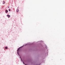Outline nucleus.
Here are the masks:
<instances>
[{"label":"nucleus","instance_id":"obj_1","mask_svg":"<svg viewBox=\"0 0 65 65\" xmlns=\"http://www.w3.org/2000/svg\"><path fill=\"white\" fill-rule=\"evenodd\" d=\"M7 17H8V18H10V15H7Z\"/></svg>","mask_w":65,"mask_h":65},{"label":"nucleus","instance_id":"obj_2","mask_svg":"<svg viewBox=\"0 0 65 65\" xmlns=\"http://www.w3.org/2000/svg\"><path fill=\"white\" fill-rule=\"evenodd\" d=\"M5 11H6V13H7V12H8V10H5Z\"/></svg>","mask_w":65,"mask_h":65},{"label":"nucleus","instance_id":"obj_3","mask_svg":"<svg viewBox=\"0 0 65 65\" xmlns=\"http://www.w3.org/2000/svg\"><path fill=\"white\" fill-rule=\"evenodd\" d=\"M5 1H3V4H5Z\"/></svg>","mask_w":65,"mask_h":65},{"label":"nucleus","instance_id":"obj_4","mask_svg":"<svg viewBox=\"0 0 65 65\" xmlns=\"http://www.w3.org/2000/svg\"><path fill=\"white\" fill-rule=\"evenodd\" d=\"M17 12H19V9H17Z\"/></svg>","mask_w":65,"mask_h":65},{"label":"nucleus","instance_id":"obj_5","mask_svg":"<svg viewBox=\"0 0 65 65\" xmlns=\"http://www.w3.org/2000/svg\"><path fill=\"white\" fill-rule=\"evenodd\" d=\"M8 48V47H5V48L6 49H7V48Z\"/></svg>","mask_w":65,"mask_h":65},{"label":"nucleus","instance_id":"obj_6","mask_svg":"<svg viewBox=\"0 0 65 65\" xmlns=\"http://www.w3.org/2000/svg\"><path fill=\"white\" fill-rule=\"evenodd\" d=\"M9 11H10V9H9Z\"/></svg>","mask_w":65,"mask_h":65},{"label":"nucleus","instance_id":"obj_7","mask_svg":"<svg viewBox=\"0 0 65 65\" xmlns=\"http://www.w3.org/2000/svg\"><path fill=\"white\" fill-rule=\"evenodd\" d=\"M19 49H18V52H19Z\"/></svg>","mask_w":65,"mask_h":65},{"label":"nucleus","instance_id":"obj_8","mask_svg":"<svg viewBox=\"0 0 65 65\" xmlns=\"http://www.w3.org/2000/svg\"><path fill=\"white\" fill-rule=\"evenodd\" d=\"M23 63L24 64H25V63H24V62H23Z\"/></svg>","mask_w":65,"mask_h":65},{"label":"nucleus","instance_id":"obj_9","mask_svg":"<svg viewBox=\"0 0 65 65\" xmlns=\"http://www.w3.org/2000/svg\"><path fill=\"white\" fill-rule=\"evenodd\" d=\"M8 8H9V7H8Z\"/></svg>","mask_w":65,"mask_h":65},{"label":"nucleus","instance_id":"obj_10","mask_svg":"<svg viewBox=\"0 0 65 65\" xmlns=\"http://www.w3.org/2000/svg\"><path fill=\"white\" fill-rule=\"evenodd\" d=\"M25 65H27V64H25Z\"/></svg>","mask_w":65,"mask_h":65},{"label":"nucleus","instance_id":"obj_11","mask_svg":"<svg viewBox=\"0 0 65 65\" xmlns=\"http://www.w3.org/2000/svg\"><path fill=\"white\" fill-rule=\"evenodd\" d=\"M21 59L22 60V59L21 58Z\"/></svg>","mask_w":65,"mask_h":65}]
</instances>
